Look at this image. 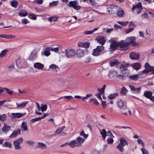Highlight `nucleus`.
<instances>
[{"instance_id": "obj_6", "label": "nucleus", "mask_w": 154, "mask_h": 154, "mask_svg": "<svg viewBox=\"0 0 154 154\" xmlns=\"http://www.w3.org/2000/svg\"><path fill=\"white\" fill-rule=\"evenodd\" d=\"M126 40L127 42H128L132 46L138 45V44L136 42V38L135 36H131L126 38Z\"/></svg>"}, {"instance_id": "obj_18", "label": "nucleus", "mask_w": 154, "mask_h": 154, "mask_svg": "<svg viewBox=\"0 0 154 154\" xmlns=\"http://www.w3.org/2000/svg\"><path fill=\"white\" fill-rule=\"evenodd\" d=\"M27 11L23 9L20 10L18 13V15L22 17H26L27 15Z\"/></svg>"}, {"instance_id": "obj_15", "label": "nucleus", "mask_w": 154, "mask_h": 154, "mask_svg": "<svg viewBox=\"0 0 154 154\" xmlns=\"http://www.w3.org/2000/svg\"><path fill=\"white\" fill-rule=\"evenodd\" d=\"M130 57L131 59L133 60H137L139 58V55L134 52H132L130 54Z\"/></svg>"}, {"instance_id": "obj_53", "label": "nucleus", "mask_w": 154, "mask_h": 154, "mask_svg": "<svg viewBox=\"0 0 154 154\" xmlns=\"http://www.w3.org/2000/svg\"><path fill=\"white\" fill-rule=\"evenodd\" d=\"M21 22H22V23L24 24H26L29 23V21L27 19H26L25 18H24L22 19Z\"/></svg>"}, {"instance_id": "obj_49", "label": "nucleus", "mask_w": 154, "mask_h": 154, "mask_svg": "<svg viewBox=\"0 0 154 154\" xmlns=\"http://www.w3.org/2000/svg\"><path fill=\"white\" fill-rule=\"evenodd\" d=\"M92 96V95L91 94H86V95L85 97H82V101H85V100L86 99H87L88 98L91 97Z\"/></svg>"}, {"instance_id": "obj_43", "label": "nucleus", "mask_w": 154, "mask_h": 154, "mask_svg": "<svg viewBox=\"0 0 154 154\" xmlns=\"http://www.w3.org/2000/svg\"><path fill=\"white\" fill-rule=\"evenodd\" d=\"M47 109V106L45 104H41V111L43 112L44 111H45Z\"/></svg>"}, {"instance_id": "obj_51", "label": "nucleus", "mask_w": 154, "mask_h": 154, "mask_svg": "<svg viewBox=\"0 0 154 154\" xmlns=\"http://www.w3.org/2000/svg\"><path fill=\"white\" fill-rule=\"evenodd\" d=\"M29 17L32 19L34 20L36 19V16L33 14H29Z\"/></svg>"}, {"instance_id": "obj_24", "label": "nucleus", "mask_w": 154, "mask_h": 154, "mask_svg": "<svg viewBox=\"0 0 154 154\" xmlns=\"http://www.w3.org/2000/svg\"><path fill=\"white\" fill-rule=\"evenodd\" d=\"M118 95L119 93H112L109 94L108 96V98L110 100H112L115 98Z\"/></svg>"}, {"instance_id": "obj_2", "label": "nucleus", "mask_w": 154, "mask_h": 154, "mask_svg": "<svg viewBox=\"0 0 154 154\" xmlns=\"http://www.w3.org/2000/svg\"><path fill=\"white\" fill-rule=\"evenodd\" d=\"M120 143L117 146V148L120 152H123L124 150V147L128 145V143L126 140L123 137L120 138Z\"/></svg>"}, {"instance_id": "obj_10", "label": "nucleus", "mask_w": 154, "mask_h": 154, "mask_svg": "<svg viewBox=\"0 0 154 154\" xmlns=\"http://www.w3.org/2000/svg\"><path fill=\"white\" fill-rule=\"evenodd\" d=\"M142 5L140 2L138 3L135 6H133L131 8V11H133L134 10H136L137 11V14H139L141 13V11L142 10Z\"/></svg>"}, {"instance_id": "obj_4", "label": "nucleus", "mask_w": 154, "mask_h": 154, "mask_svg": "<svg viewBox=\"0 0 154 154\" xmlns=\"http://www.w3.org/2000/svg\"><path fill=\"white\" fill-rule=\"evenodd\" d=\"M119 46L121 50L125 51L130 48V45L128 42L125 41L121 40L119 41Z\"/></svg>"}, {"instance_id": "obj_63", "label": "nucleus", "mask_w": 154, "mask_h": 154, "mask_svg": "<svg viewBox=\"0 0 154 154\" xmlns=\"http://www.w3.org/2000/svg\"><path fill=\"white\" fill-rule=\"evenodd\" d=\"M89 2L91 5H95L97 4V2L95 0H89Z\"/></svg>"}, {"instance_id": "obj_28", "label": "nucleus", "mask_w": 154, "mask_h": 154, "mask_svg": "<svg viewBox=\"0 0 154 154\" xmlns=\"http://www.w3.org/2000/svg\"><path fill=\"white\" fill-rule=\"evenodd\" d=\"M28 102L27 101H24L21 102L20 103H16V104L17 107L22 108L24 107L27 104Z\"/></svg>"}, {"instance_id": "obj_7", "label": "nucleus", "mask_w": 154, "mask_h": 154, "mask_svg": "<svg viewBox=\"0 0 154 154\" xmlns=\"http://www.w3.org/2000/svg\"><path fill=\"white\" fill-rule=\"evenodd\" d=\"M68 6L72 7L76 10H79L81 8V6L79 5L78 3L75 1H71L69 2Z\"/></svg>"}, {"instance_id": "obj_20", "label": "nucleus", "mask_w": 154, "mask_h": 154, "mask_svg": "<svg viewBox=\"0 0 154 154\" xmlns=\"http://www.w3.org/2000/svg\"><path fill=\"white\" fill-rule=\"evenodd\" d=\"M36 147L42 149H45L47 147L45 144L42 142H38L37 143Z\"/></svg>"}, {"instance_id": "obj_33", "label": "nucleus", "mask_w": 154, "mask_h": 154, "mask_svg": "<svg viewBox=\"0 0 154 154\" xmlns=\"http://www.w3.org/2000/svg\"><path fill=\"white\" fill-rule=\"evenodd\" d=\"M50 48H47L45 49L43 52V54L46 57L48 56L51 54L50 52Z\"/></svg>"}, {"instance_id": "obj_61", "label": "nucleus", "mask_w": 154, "mask_h": 154, "mask_svg": "<svg viewBox=\"0 0 154 154\" xmlns=\"http://www.w3.org/2000/svg\"><path fill=\"white\" fill-rule=\"evenodd\" d=\"M129 26V27H131L134 28V29L135 27V25L133 21H131L130 22Z\"/></svg>"}, {"instance_id": "obj_31", "label": "nucleus", "mask_w": 154, "mask_h": 154, "mask_svg": "<svg viewBox=\"0 0 154 154\" xmlns=\"http://www.w3.org/2000/svg\"><path fill=\"white\" fill-rule=\"evenodd\" d=\"M132 66L136 70H138L141 67L140 64L138 63L133 64Z\"/></svg>"}, {"instance_id": "obj_36", "label": "nucleus", "mask_w": 154, "mask_h": 154, "mask_svg": "<svg viewBox=\"0 0 154 154\" xmlns=\"http://www.w3.org/2000/svg\"><path fill=\"white\" fill-rule=\"evenodd\" d=\"M7 69L9 71L14 70L15 69L14 65L13 64L9 65L6 66Z\"/></svg>"}, {"instance_id": "obj_9", "label": "nucleus", "mask_w": 154, "mask_h": 154, "mask_svg": "<svg viewBox=\"0 0 154 154\" xmlns=\"http://www.w3.org/2000/svg\"><path fill=\"white\" fill-rule=\"evenodd\" d=\"M117 106L121 110H123L126 107V103L125 102L121 100H118L116 103Z\"/></svg>"}, {"instance_id": "obj_29", "label": "nucleus", "mask_w": 154, "mask_h": 154, "mask_svg": "<svg viewBox=\"0 0 154 154\" xmlns=\"http://www.w3.org/2000/svg\"><path fill=\"white\" fill-rule=\"evenodd\" d=\"M10 129V127L6 125H5L2 129V131L5 133L7 132Z\"/></svg>"}, {"instance_id": "obj_56", "label": "nucleus", "mask_w": 154, "mask_h": 154, "mask_svg": "<svg viewBox=\"0 0 154 154\" xmlns=\"http://www.w3.org/2000/svg\"><path fill=\"white\" fill-rule=\"evenodd\" d=\"M141 87H139L138 88H135L134 91V92L135 93H137V94H138L139 93L141 90Z\"/></svg>"}, {"instance_id": "obj_41", "label": "nucleus", "mask_w": 154, "mask_h": 154, "mask_svg": "<svg viewBox=\"0 0 154 154\" xmlns=\"http://www.w3.org/2000/svg\"><path fill=\"white\" fill-rule=\"evenodd\" d=\"M7 51L8 50L7 49H4L0 53V58H2L4 57Z\"/></svg>"}, {"instance_id": "obj_44", "label": "nucleus", "mask_w": 154, "mask_h": 154, "mask_svg": "<svg viewBox=\"0 0 154 154\" xmlns=\"http://www.w3.org/2000/svg\"><path fill=\"white\" fill-rule=\"evenodd\" d=\"M11 5L12 6L15 8H16L17 7L18 3L16 1H12L10 2Z\"/></svg>"}, {"instance_id": "obj_13", "label": "nucleus", "mask_w": 154, "mask_h": 154, "mask_svg": "<svg viewBox=\"0 0 154 154\" xmlns=\"http://www.w3.org/2000/svg\"><path fill=\"white\" fill-rule=\"evenodd\" d=\"M34 67L37 69L41 70L44 68V65L39 62H36L33 64Z\"/></svg>"}, {"instance_id": "obj_21", "label": "nucleus", "mask_w": 154, "mask_h": 154, "mask_svg": "<svg viewBox=\"0 0 154 154\" xmlns=\"http://www.w3.org/2000/svg\"><path fill=\"white\" fill-rule=\"evenodd\" d=\"M118 72L116 71H109L108 74V76L109 77H112L116 76L118 75Z\"/></svg>"}, {"instance_id": "obj_8", "label": "nucleus", "mask_w": 154, "mask_h": 154, "mask_svg": "<svg viewBox=\"0 0 154 154\" xmlns=\"http://www.w3.org/2000/svg\"><path fill=\"white\" fill-rule=\"evenodd\" d=\"M117 9V7L114 5H109L107 8V11L109 14L115 13Z\"/></svg>"}, {"instance_id": "obj_42", "label": "nucleus", "mask_w": 154, "mask_h": 154, "mask_svg": "<svg viewBox=\"0 0 154 154\" xmlns=\"http://www.w3.org/2000/svg\"><path fill=\"white\" fill-rule=\"evenodd\" d=\"M128 90L126 89L125 87H123L120 91V93L121 94L123 95H125L127 92Z\"/></svg>"}, {"instance_id": "obj_54", "label": "nucleus", "mask_w": 154, "mask_h": 154, "mask_svg": "<svg viewBox=\"0 0 154 154\" xmlns=\"http://www.w3.org/2000/svg\"><path fill=\"white\" fill-rule=\"evenodd\" d=\"M93 30L86 31L83 32V34L85 35H88L92 34Z\"/></svg>"}, {"instance_id": "obj_47", "label": "nucleus", "mask_w": 154, "mask_h": 154, "mask_svg": "<svg viewBox=\"0 0 154 154\" xmlns=\"http://www.w3.org/2000/svg\"><path fill=\"white\" fill-rule=\"evenodd\" d=\"M119 24L122 25V26H125L127 25L129 22L128 21H125V22H122L120 21H118L117 22Z\"/></svg>"}, {"instance_id": "obj_16", "label": "nucleus", "mask_w": 154, "mask_h": 154, "mask_svg": "<svg viewBox=\"0 0 154 154\" xmlns=\"http://www.w3.org/2000/svg\"><path fill=\"white\" fill-rule=\"evenodd\" d=\"M109 63L111 66H118L120 63L118 60L115 59L110 61Z\"/></svg>"}, {"instance_id": "obj_52", "label": "nucleus", "mask_w": 154, "mask_h": 154, "mask_svg": "<svg viewBox=\"0 0 154 154\" xmlns=\"http://www.w3.org/2000/svg\"><path fill=\"white\" fill-rule=\"evenodd\" d=\"M142 154H149L148 151L145 148H143L141 149Z\"/></svg>"}, {"instance_id": "obj_30", "label": "nucleus", "mask_w": 154, "mask_h": 154, "mask_svg": "<svg viewBox=\"0 0 154 154\" xmlns=\"http://www.w3.org/2000/svg\"><path fill=\"white\" fill-rule=\"evenodd\" d=\"M64 128V126H61L60 127L58 128L55 131L54 135H56L57 134H58L60 133L63 130Z\"/></svg>"}, {"instance_id": "obj_59", "label": "nucleus", "mask_w": 154, "mask_h": 154, "mask_svg": "<svg viewBox=\"0 0 154 154\" xmlns=\"http://www.w3.org/2000/svg\"><path fill=\"white\" fill-rule=\"evenodd\" d=\"M50 50H51V51H54L56 53H57L59 51V49L57 47L54 48H50Z\"/></svg>"}, {"instance_id": "obj_39", "label": "nucleus", "mask_w": 154, "mask_h": 154, "mask_svg": "<svg viewBox=\"0 0 154 154\" xmlns=\"http://www.w3.org/2000/svg\"><path fill=\"white\" fill-rule=\"evenodd\" d=\"M113 29L112 28L108 29L106 28H103L102 29L103 32L109 33L110 32L113 30Z\"/></svg>"}, {"instance_id": "obj_3", "label": "nucleus", "mask_w": 154, "mask_h": 154, "mask_svg": "<svg viewBox=\"0 0 154 154\" xmlns=\"http://www.w3.org/2000/svg\"><path fill=\"white\" fill-rule=\"evenodd\" d=\"M23 141V139L21 137L15 140L13 142L14 149L17 151H19L21 149L22 147L20 145Z\"/></svg>"}, {"instance_id": "obj_48", "label": "nucleus", "mask_w": 154, "mask_h": 154, "mask_svg": "<svg viewBox=\"0 0 154 154\" xmlns=\"http://www.w3.org/2000/svg\"><path fill=\"white\" fill-rule=\"evenodd\" d=\"M57 18L55 16H52L49 17L48 20L50 21V22H51L52 21H56Z\"/></svg>"}, {"instance_id": "obj_50", "label": "nucleus", "mask_w": 154, "mask_h": 154, "mask_svg": "<svg viewBox=\"0 0 154 154\" xmlns=\"http://www.w3.org/2000/svg\"><path fill=\"white\" fill-rule=\"evenodd\" d=\"M137 142L138 143L141 145L142 146L145 145V143L141 139H138L137 140Z\"/></svg>"}, {"instance_id": "obj_26", "label": "nucleus", "mask_w": 154, "mask_h": 154, "mask_svg": "<svg viewBox=\"0 0 154 154\" xmlns=\"http://www.w3.org/2000/svg\"><path fill=\"white\" fill-rule=\"evenodd\" d=\"M152 95V93L150 91H144L143 95L147 98L150 99Z\"/></svg>"}, {"instance_id": "obj_64", "label": "nucleus", "mask_w": 154, "mask_h": 154, "mask_svg": "<svg viewBox=\"0 0 154 154\" xmlns=\"http://www.w3.org/2000/svg\"><path fill=\"white\" fill-rule=\"evenodd\" d=\"M90 43L88 42L83 43V47L85 48H87L89 47Z\"/></svg>"}, {"instance_id": "obj_46", "label": "nucleus", "mask_w": 154, "mask_h": 154, "mask_svg": "<svg viewBox=\"0 0 154 154\" xmlns=\"http://www.w3.org/2000/svg\"><path fill=\"white\" fill-rule=\"evenodd\" d=\"M7 118V116L5 114H2L0 116V120L2 121H4L6 120Z\"/></svg>"}, {"instance_id": "obj_14", "label": "nucleus", "mask_w": 154, "mask_h": 154, "mask_svg": "<svg viewBox=\"0 0 154 154\" xmlns=\"http://www.w3.org/2000/svg\"><path fill=\"white\" fill-rule=\"evenodd\" d=\"M96 40L102 45H104L106 40L105 38L102 36H100L97 37L96 38Z\"/></svg>"}, {"instance_id": "obj_35", "label": "nucleus", "mask_w": 154, "mask_h": 154, "mask_svg": "<svg viewBox=\"0 0 154 154\" xmlns=\"http://www.w3.org/2000/svg\"><path fill=\"white\" fill-rule=\"evenodd\" d=\"M37 57V54L36 52L32 53L30 57V58L31 60H33L36 59Z\"/></svg>"}, {"instance_id": "obj_1", "label": "nucleus", "mask_w": 154, "mask_h": 154, "mask_svg": "<svg viewBox=\"0 0 154 154\" xmlns=\"http://www.w3.org/2000/svg\"><path fill=\"white\" fill-rule=\"evenodd\" d=\"M84 141V139H82V137H78L75 140H72L68 144L71 147L74 148L81 146Z\"/></svg>"}, {"instance_id": "obj_22", "label": "nucleus", "mask_w": 154, "mask_h": 154, "mask_svg": "<svg viewBox=\"0 0 154 154\" xmlns=\"http://www.w3.org/2000/svg\"><path fill=\"white\" fill-rule=\"evenodd\" d=\"M21 128L23 131H27L28 129L26 123L24 122H23L21 123Z\"/></svg>"}, {"instance_id": "obj_19", "label": "nucleus", "mask_w": 154, "mask_h": 154, "mask_svg": "<svg viewBox=\"0 0 154 154\" xmlns=\"http://www.w3.org/2000/svg\"><path fill=\"white\" fill-rule=\"evenodd\" d=\"M23 114L19 113H12L11 115V119L17 118H19L21 117Z\"/></svg>"}, {"instance_id": "obj_55", "label": "nucleus", "mask_w": 154, "mask_h": 154, "mask_svg": "<svg viewBox=\"0 0 154 154\" xmlns=\"http://www.w3.org/2000/svg\"><path fill=\"white\" fill-rule=\"evenodd\" d=\"M134 29V28L131 27L128 29L125 30V32L126 34H128L130 32H132Z\"/></svg>"}, {"instance_id": "obj_23", "label": "nucleus", "mask_w": 154, "mask_h": 154, "mask_svg": "<svg viewBox=\"0 0 154 154\" xmlns=\"http://www.w3.org/2000/svg\"><path fill=\"white\" fill-rule=\"evenodd\" d=\"M20 131L19 130H17L13 132L10 136V137L11 138L15 137L18 134H20Z\"/></svg>"}, {"instance_id": "obj_25", "label": "nucleus", "mask_w": 154, "mask_h": 154, "mask_svg": "<svg viewBox=\"0 0 154 154\" xmlns=\"http://www.w3.org/2000/svg\"><path fill=\"white\" fill-rule=\"evenodd\" d=\"M76 53L77 56L80 57H83L84 54V51L81 49L78 50L76 51Z\"/></svg>"}, {"instance_id": "obj_57", "label": "nucleus", "mask_w": 154, "mask_h": 154, "mask_svg": "<svg viewBox=\"0 0 154 154\" xmlns=\"http://www.w3.org/2000/svg\"><path fill=\"white\" fill-rule=\"evenodd\" d=\"M49 68L56 69L58 68V66L55 64H52L49 66Z\"/></svg>"}, {"instance_id": "obj_27", "label": "nucleus", "mask_w": 154, "mask_h": 154, "mask_svg": "<svg viewBox=\"0 0 154 154\" xmlns=\"http://www.w3.org/2000/svg\"><path fill=\"white\" fill-rule=\"evenodd\" d=\"M138 75V74L133 75L129 76L128 77L130 79L135 81L139 79Z\"/></svg>"}, {"instance_id": "obj_60", "label": "nucleus", "mask_w": 154, "mask_h": 154, "mask_svg": "<svg viewBox=\"0 0 154 154\" xmlns=\"http://www.w3.org/2000/svg\"><path fill=\"white\" fill-rule=\"evenodd\" d=\"M41 119L40 117H36V118H34L33 119H32V122H33V123H34V122H35L36 121H40Z\"/></svg>"}, {"instance_id": "obj_34", "label": "nucleus", "mask_w": 154, "mask_h": 154, "mask_svg": "<svg viewBox=\"0 0 154 154\" xmlns=\"http://www.w3.org/2000/svg\"><path fill=\"white\" fill-rule=\"evenodd\" d=\"M83 136V137H82V139H84V141L85 140V139H86L88 136V134H85L84 132V131H81L80 134V136L79 137H82Z\"/></svg>"}, {"instance_id": "obj_17", "label": "nucleus", "mask_w": 154, "mask_h": 154, "mask_svg": "<svg viewBox=\"0 0 154 154\" xmlns=\"http://www.w3.org/2000/svg\"><path fill=\"white\" fill-rule=\"evenodd\" d=\"M130 66V65L128 63H125L121 64L120 66V68L122 71L127 69V68Z\"/></svg>"}, {"instance_id": "obj_11", "label": "nucleus", "mask_w": 154, "mask_h": 154, "mask_svg": "<svg viewBox=\"0 0 154 154\" xmlns=\"http://www.w3.org/2000/svg\"><path fill=\"white\" fill-rule=\"evenodd\" d=\"M65 54L68 58H70L75 55V52L73 49H67L65 51Z\"/></svg>"}, {"instance_id": "obj_58", "label": "nucleus", "mask_w": 154, "mask_h": 154, "mask_svg": "<svg viewBox=\"0 0 154 154\" xmlns=\"http://www.w3.org/2000/svg\"><path fill=\"white\" fill-rule=\"evenodd\" d=\"M152 68H146L143 70V72L144 73H147L152 70Z\"/></svg>"}, {"instance_id": "obj_12", "label": "nucleus", "mask_w": 154, "mask_h": 154, "mask_svg": "<svg viewBox=\"0 0 154 154\" xmlns=\"http://www.w3.org/2000/svg\"><path fill=\"white\" fill-rule=\"evenodd\" d=\"M119 45V42L115 41H112L110 45V48L112 50H116Z\"/></svg>"}, {"instance_id": "obj_5", "label": "nucleus", "mask_w": 154, "mask_h": 154, "mask_svg": "<svg viewBox=\"0 0 154 154\" xmlns=\"http://www.w3.org/2000/svg\"><path fill=\"white\" fill-rule=\"evenodd\" d=\"M104 49V47L103 46H98L97 48L93 49L92 54L94 56H97L99 55L101 52Z\"/></svg>"}, {"instance_id": "obj_37", "label": "nucleus", "mask_w": 154, "mask_h": 154, "mask_svg": "<svg viewBox=\"0 0 154 154\" xmlns=\"http://www.w3.org/2000/svg\"><path fill=\"white\" fill-rule=\"evenodd\" d=\"M124 13V12L122 10L120 9L117 11L116 14L118 16L122 17L123 16Z\"/></svg>"}, {"instance_id": "obj_62", "label": "nucleus", "mask_w": 154, "mask_h": 154, "mask_svg": "<svg viewBox=\"0 0 154 154\" xmlns=\"http://www.w3.org/2000/svg\"><path fill=\"white\" fill-rule=\"evenodd\" d=\"M63 97L69 100H70L73 98V97L71 96H65Z\"/></svg>"}, {"instance_id": "obj_38", "label": "nucleus", "mask_w": 154, "mask_h": 154, "mask_svg": "<svg viewBox=\"0 0 154 154\" xmlns=\"http://www.w3.org/2000/svg\"><path fill=\"white\" fill-rule=\"evenodd\" d=\"M100 132L103 138L105 139L106 136L107 132L104 129H103L102 131H100Z\"/></svg>"}, {"instance_id": "obj_32", "label": "nucleus", "mask_w": 154, "mask_h": 154, "mask_svg": "<svg viewBox=\"0 0 154 154\" xmlns=\"http://www.w3.org/2000/svg\"><path fill=\"white\" fill-rule=\"evenodd\" d=\"M2 146L3 147H7L9 148H11L12 147L11 144L8 141L5 142L3 144H2Z\"/></svg>"}, {"instance_id": "obj_45", "label": "nucleus", "mask_w": 154, "mask_h": 154, "mask_svg": "<svg viewBox=\"0 0 154 154\" xmlns=\"http://www.w3.org/2000/svg\"><path fill=\"white\" fill-rule=\"evenodd\" d=\"M89 100L91 101L92 103L94 104L95 105H98L99 103L97 100V99L94 98H90L89 99Z\"/></svg>"}, {"instance_id": "obj_40", "label": "nucleus", "mask_w": 154, "mask_h": 154, "mask_svg": "<svg viewBox=\"0 0 154 154\" xmlns=\"http://www.w3.org/2000/svg\"><path fill=\"white\" fill-rule=\"evenodd\" d=\"M58 3V1H54L52 2H50L49 4V7H54L56 6Z\"/></svg>"}]
</instances>
